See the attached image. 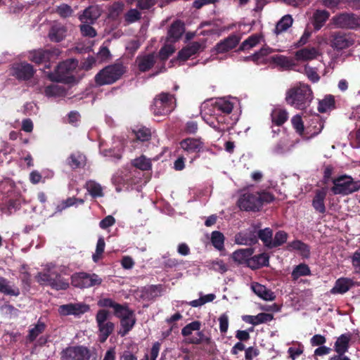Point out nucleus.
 <instances>
[{
    "mask_svg": "<svg viewBox=\"0 0 360 360\" xmlns=\"http://www.w3.org/2000/svg\"><path fill=\"white\" fill-rule=\"evenodd\" d=\"M274 200V194L269 191H246L240 195L237 204L241 210L255 212L259 211L264 204L270 203Z\"/></svg>",
    "mask_w": 360,
    "mask_h": 360,
    "instance_id": "obj_1",
    "label": "nucleus"
},
{
    "mask_svg": "<svg viewBox=\"0 0 360 360\" xmlns=\"http://www.w3.org/2000/svg\"><path fill=\"white\" fill-rule=\"evenodd\" d=\"M313 98L311 87L308 84L300 83L286 91L285 99L288 105L302 110L309 106Z\"/></svg>",
    "mask_w": 360,
    "mask_h": 360,
    "instance_id": "obj_2",
    "label": "nucleus"
},
{
    "mask_svg": "<svg viewBox=\"0 0 360 360\" xmlns=\"http://www.w3.org/2000/svg\"><path fill=\"white\" fill-rule=\"evenodd\" d=\"M127 72V67L122 62L109 65L101 70L94 77V81L98 86L112 84L123 76Z\"/></svg>",
    "mask_w": 360,
    "mask_h": 360,
    "instance_id": "obj_3",
    "label": "nucleus"
},
{
    "mask_svg": "<svg viewBox=\"0 0 360 360\" xmlns=\"http://www.w3.org/2000/svg\"><path fill=\"white\" fill-rule=\"evenodd\" d=\"M332 182L330 191L334 195H348L360 190V180L355 181L346 174L333 179Z\"/></svg>",
    "mask_w": 360,
    "mask_h": 360,
    "instance_id": "obj_4",
    "label": "nucleus"
},
{
    "mask_svg": "<svg viewBox=\"0 0 360 360\" xmlns=\"http://www.w3.org/2000/svg\"><path fill=\"white\" fill-rule=\"evenodd\" d=\"M176 108L174 95L167 92H161L153 99L150 110L156 116L167 115Z\"/></svg>",
    "mask_w": 360,
    "mask_h": 360,
    "instance_id": "obj_5",
    "label": "nucleus"
},
{
    "mask_svg": "<svg viewBox=\"0 0 360 360\" xmlns=\"http://www.w3.org/2000/svg\"><path fill=\"white\" fill-rule=\"evenodd\" d=\"M77 61L68 59L60 63L55 69L54 73H50L49 77L51 81L71 83L75 80L73 72L77 67Z\"/></svg>",
    "mask_w": 360,
    "mask_h": 360,
    "instance_id": "obj_6",
    "label": "nucleus"
},
{
    "mask_svg": "<svg viewBox=\"0 0 360 360\" xmlns=\"http://www.w3.org/2000/svg\"><path fill=\"white\" fill-rule=\"evenodd\" d=\"M37 280L40 285H49L56 290H66L69 287L68 281L62 277L60 273L54 270L48 269L39 273Z\"/></svg>",
    "mask_w": 360,
    "mask_h": 360,
    "instance_id": "obj_7",
    "label": "nucleus"
},
{
    "mask_svg": "<svg viewBox=\"0 0 360 360\" xmlns=\"http://www.w3.org/2000/svg\"><path fill=\"white\" fill-rule=\"evenodd\" d=\"M333 24L338 28L356 30L360 27V18L353 13L342 12L334 15Z\"/></svg>",
    "mask_w": 360,
    "mask_h": 360,
    "instance_id": "obj_8",
    "label": "nucleus"
},
{
    "mask_svg": "<svg viewBox=\"0 0 360 360\" xmlns=\"http://www.w3.org/2000/svg\"><path fill=\"white\" fill-rule=\"evenodd\" d=\"M103 279L96 274L79 272L71 277L72 285L79 288H89L96 285H100Z\"/></svg>",
    "mask_w": 360,
    "mask_h": 360,
    "instance_id": "obj_9",
    "label": "nucleus"
},
{
    "mask_svg": "<svg viewBox=\"0 0 360 360\" xmlns=\"http://www.w3.org/2000/svg\"><path fill=\"white\" fill-rule=\"evenodd\" d=\"M61 360H89L91 356L90 349L84 345L70 346L60 353Z\"/></svg>",
    "mask_w": 360,
    "mask_h": 360,
    "instance_id": "obj_10",
    "label": "nucleus"
},
{
    "mask_svg": "<svg viewBox=\"0 0 360 360\" xmlns=\"http://www.w3.org/2000/svg\"><path fill=\"white\" fill-rule=\"evenodd\" d=\"M60 53V51L56 47L48 49H38L31 51L29 58L34 63L41 64L56 59Z\"/></svg>",
    "mask_w": 360,
    "mask_h": 360,
    "instance_id": "obj_11",
    "label": "nucleus"
},
{
    "mask_svg": "<svg viewBox=\"0 0 360 360\" xmlns=\"http://www.w3.org/2000/svg\"><path fill=\"white\" fill-rule=\"evenodd\" d=\"M195 335L188 338L187 342L192 345H204L203 350L210 354H214L217 345L211 337L205 335L202 330H197Z\"/></svg>",
    "mask_w": 360,
    "mask_h": 360,
    "instance_id": "obj_12",
    "label": "nucleus"
},
{
    "mask_svg": "<svg viewBox=\"0 0 360 360\" xmlns=\"http://www.w3.org/2000/svg\"><path fill=\"white\" fill-rule=\"evenodd\" d=\"M13 75L18 80L27 81L30 79L35 73V70L31 64L22 62L13 67Z\"/></svg>",
    "mask_w": 360,
    "mask_h": 360,
    "instance_id": "obj_13",
    "label": "nucleus"
},
{
    "mask_svg": "<svg viewBox=\"0 0 360 360\" xmlns=\"http://www.w3.org/2000/svg\"><path fill=\"white\" fill-rule=\"evenodd\" d=\"M354 40L345 33L335 32L331 36L330 46L336 50H343L352 46Z\"/></svg>",
    "mask_w": 360,
    "mask_h": 360,
    "instance_id": "obj_14",
    "label": "nucleus"
},
{
    "mask_svg": "<svg viewBox=\"0 0 360 360\" xmlns=\"http://www.w3.org/2000/svg\"><path fill=\"white\" fill-rule=\"evenodd\" d=\"M68 29L60 22H55L50 27L48 37L52 42H60L66 37Z\"/></svg>",
    "mask_w": 360,
    "mask_h": 360,
    "instance_id": "obj_15",
    "label": "nucleus"
},
{
    "mask_svg": "<svg viewBox=\"0 0 360 360\" xmlns=\"http://www.w3.org/2000/svg\"><path fill=\"white\" fill-rule=\"evenodd\" d=\"M156 63V56L154 53L138 56L135 63L141 72L149 71Z\"/></svg>",
    "mask_w": 360,
    "mask_h": 360,
    "instance_id": "obj_16",
    "label": "nucleus"
},
{
    "mask_svg": "<svg viewBox=\"0 0 360 360\" xmlns=\"http://www.w3.org/2000/svg\"><path fill=\"white\" fill-rule=\"evenodd\" d=\"M181 148L186 154L198 153L203 148V143L197 139L187 138L179 143Z\"/></svg>",
    "mask_w": 360,
    "mask_h": 360,
    "instance_id": "obj_17",
    "label": "nucleus"
},
{
    "mask_svg": "<svg viewBox=\"0 0 360 360\" xmlns=\"http://www.w3.org/2000/svg\"><path fill=\"white\" fill-rule=\"evenodd\" d=\"M327 187H323L315 191V195L313 198L311 205L314 209L320 214H324L326 211L324 201L327 195Z\"/></svg>",
    "mask_w": 360,
    "mask_h": 360,
    "instance_id": "obj_18",
    "label": "nucleus"
},
{
    "mask_svg": "<svg viewBox=\"0 0 360 360\" xmlns=\"http://www.w3.org/2000/svg\"><path fill=\"white\" fill-rule=\"evenodd\" d=\"M185 31L184 23L179 20L174 21L167 31V41L170 43L177 41Z\"/></svg>",
    "mask_w": 360,
    "mask_h": 360,
    "instance_id": "obj_19",
    "label": "nucleus"
},
{
    "mask_svg": "<svg viewBox=\"0 0 360 360\" xmlns=\"http://www.w3.org/2000/svg\"><path fill=\"white\" fill-rule=\"evenodd\" d=\"M240 36L231 34L224 40L220 41L216 45V50L218 53H223L234 49L240 41Z\"/></svg>",
    "mask_w": 360,
    "mask_h": 360,
    "instance_id": "obj_20",
    "label": "nucleus"
},
{
    "mask_svg": "<svg viewBox=\"0 0 360 360\" xmlns=\"http://www.w3.org/2000/svg\"><path fill=\"white\" fill-rule=\"evenodd\" d=\"M101 9L98 6H90L83 11V13L79 15L81 22L94 24L101 16Z\"/></svg>",
    "mask_w": 360,
    "mask_h": 360,
    "instance_id": "obj_21",
    "label": "nucleus"
},
{
    "mask_svg": "<svg viewBox=\"0 0 360 360\" xmlns=\"http://www.w3.org/2000/svg\"><path fill=\"white\" fill-rule=\"evenodd\" d=\"M354 285L352 279L346 277L339 278L335 281L334 286L330 289V292L333 295L345 294Z\"/></svg>",
    "mask_w": 360,
    "mask_h": 360,
    "instance_id": "obj_22",
    "label": "nucleus"
},
{
    "mask_svg": "<svg viewBox=\"0 0 360 360\" xmlns=\"http://www.w3.org/2000/svg\"><path fill=\"white\" fill-rule=\"evenodd\" d=\"M330 13L326 10L317 9L313 13L311 24L315 31L321 30L329 19Z\"/></svg>",
    "mask_w": 360,
    "mask_h": 360,
    "instance_id": "obj_23",
    "label": "nucleus"
},
{
    "mask_svg": "<svg viewBox=\"0 0 360 360\" xmlns=\"http://www.w3.org/2000/svg\"><path fill=\"white\" fill-rule=\"evenodd\" d=\"M164 289L165 288L162 284L146 286L141 291V297L143 300L148 301L153 300L161 295Z\"/></svg>",
    "mask_w": 360,
    "mask_h": 360,
    "instance_id": "obj_24",
    "label": "nucleus"
},
{
    "mask_svg": "<svg viewBox=\"0 0 360 360\" xmlns=\"http://www.w3.org/2000/svg\"><path fill=\"white\" fill-rule=\"evenodd\" d=\"M201 47V44L198 41H193L186 46L184 47L178 52L177 58L179 60L186 61L191 56L196 54Z\"/></svg>",
    "mask_w": 360,
    "mask_h": 360,
    "instance_id": "obj_25",
    "label": "nucleus"
},
{
    "mask_svg": "<svg viewBox=\"0 0 360 360\" xmlns=\"http://www.w3.org/2000/svg\"><path fill=\"white\" fill-rule=\"evenodd\" d=\"M251 288L252 291L260 298L266 301H273L276 299L274 292L270 289L267 288L265 285H263L258 283H253Z\"/></svg>",
    "mask_w": 360,
    "mask_h": 360,
    "instance_id": "obj_26",
    "label": "nucleus"
},
{
    "mask_svg": "<svg viewBox=\"0 0 360 360\" xmlns=\"http://www.w3.org/2000/svg\"><path fill=\"white\" fill-rule=\"evenodd\" d=\"M217 124H213L212 127L217 131L224 133L229 130L233 125V122L229 117V115L224 114H215Z\"/></svg>",
    "mask_w": 360,
    "mask_h": 360,
    "instance_id": "obj_27",
    "label": "nucleus"
},
{
    "mask_svg": "<svg viewBox=\"0 0 360 360\" xmlns=\"http://www.w3.org/2000/svg\"><path fill=\"white\" fill-rule=\"evenodd\" d=\"M242 319L245 323L257 326L271 321L274 319V316L271 314L259 313L257 316L244 315L242 316Z\"/></svg>",
    "mask_w": 360,
    "mask_h": 360,
    "instance_id": "obj_28",
    "label": "nucleus"
},
{
    "mask_svg": "<svg viewBox=\"0 0 360 360\" xmlns=\"http://www.w3.org/2000/svg\"><path fill=\"white\" fill-rule=\"evenodd\" d=\"M271 61L277 66L285 70H292L297 65L295 58L282 55H276L272 56L271 58Z\"/></svg>",
    "mask_w": 360,
    "mask_h": 360,
    "instance_id": "obj_29",
    "label": "nucleus"
},
{
    "mask_svg": "<svg viewBox=\"0 0 360 360\" xmlns=\"http://www.w3.org/2000/svg\"><path fill=\"white\" fill-rule=\"evenodd\" d=\"M352 336V333H347L342 334L338 337L334 345L335 352L346 353L349 348V342Z\"/></svg>",
    "mask_w": 360,
    "mask_h": 360,
    "instance_id": "obj_30",
    "label": "nucleus"
},
{
    "mask_svg": "<svg viewBox=\"0 0 360 360\" xmlns=\"http://www.w3.org/2000/svg\"><path fill=\"white\" fill-rule=\"evenodd\" d=\"M318 52L314 47L303 48L297 51L295 53V59L297 61H307L316 58Z\"/></svg>",
    "mask_w": 360,
    "mask_h": 360,
    "instance_id": "obj_31",
    "label": "nucleus"
},
{
    "mask_svg": "<svg viewBox=\"0 0 360 360\" xmlns=\"http://www.w3.org/2000/svg\"><path fill=\"white\" fill-rule=\"evenodd\" d=\"M324 127V121L322 120L321 115L315 113L311 115L309 121V126L307 128L313 135L319 134Z\"/></svg>",
    "mask_w": 360,
    "mask_h": 360,
    "instance_id": "obj_32",
    "label": "nucleus"
},
{
    "mask_svg": "<svg viewBox=\"0 0 360 360\" xmlns=\"http://www.w3.org/2000/svg\"><path fill=\"white\" fill-rule=\"evenodd\" d=\"M269 256L266 253H261L251 257L248 260V266L252 269H257L269 265Z\"/></svg>",
    "mask_w": 360,
    "mask_h": 360,
    "instance_id": "obj_33",
    "label": "nucleus"
},
{
    "mask_svg": "<svg viewBox=\"0 0 360 360\" xmlns=\"http://www.w3.org/2000/svg\"><path fill=\"white\" fill-rule=\"evenodd\" d=\"M0 292L6 295L18 297L20 294V289L15 285H11L6 278L0 276Z\"/></svg>",
    "mask_w": 360,
    "mask_h": 360,
    "instance_id": "obj_34",
    "label": "nucleus"
},
{
    "mask_svg": "<svg viewBox=\"0 0 360 360\" xmlns=\"http://www.w3.org/2000/svg\"><path fill=\"white\" fill-rule=\"evenodd\" d=\"M86 163V158L80 152L72 153L68 158V165L74 169L84 167Z\"/></svg>",
    "mask_w": 360,
    "mask_h": 360,
    "instance_id": "obj_35",
    "label": "nucleus"
},
{
    "mask_svg": "<svg viewBox=\"0 0 360 360\" xmlns=\"http://www.w3.org/2000/svg\"><path fill=\"white\" fill-rule=\"evenodd\" d=\"M254 249L252 248L240 249L233 252L232 258L235 262H237L239 264L247 262L248 264V260L251 258Z\"/></svg>",
    "mask_w": 360,
    "mask_h": 360,
    "instance_id": "obj_36",
    "label": "nucleus"
},
{
    "mask_svg": "<svg viewBox=\"0 0 360 360\" xmlns=\"http://www.w3.org/2000/svg\"><path fill=\"white\" fill-rule=\"evenodd\" d=\"M288 248L298 251L303 258L308 259L310 257V247L300 240H295L290 243Z\"/></svg>",
    "mask_w": 360,
    "mask_h": 360,
    "instance_id": "obj_37",
    "label": "nucleus"
},
{
    "mask_svg": "<svg viewBox=\"0 0 360 360\" xmlns=\"http://www.w3.org/2000/svg\"><path fill=\"white\" fill-rule=\"evenodd\" d=\"M335 108V97L333 95H326L322 100H319V101L318 110L321 113L333 110Z\"/></svg>",
    "mask_w": 360,
    "mask_h": 360,
    "instance_id": "obj_38",
    "label": "nucleus"
},
{
    "mask_svg": "<svg viewBox=\"0 0 360 360\" xmlns=\"http://www.w3.org/2000/svg\"><path fill=\"white\" fill-rule=\"evenodd\" d=\"M271 118L272 123L279 127L288 120V114L284 109L275 108L271 113Z\"/></svg>",
    "mask_w": 360,
    "mask_h": 360,
    "instance_id": "obj_39",
    "label": "nucleus"
},
{
    "mask_svg": "<svg viewBox=\"0 0 360 360\" xmlns=\"http://www.w3.org/2000/svg\"><path fill=\"white\" fill-rule=\"evenodd\" d=\"M46 328V325L39 319L37 324L29 330L28 335L26 337L27 340L30 342H34L40 334L44 332Z\"/></svg>",
    "mask_w": 360,
    "mask_h": 360,
    "instance_id": "obj_40",
    "label": "nucleus"
},
{
    "mask_svg": "<svg viewBox=\"0 0 360 360\" xmlns=\"http://www.w3.org/2000/svg\"><path fill=\"white\" fill-rule=\"evenodd\" d=\"M85 188L94 198L103 196V188L101 186L94 180L87 181Z\"/></svg>",
    "mask_w": 360,
    "mask_h": 360,
    "instance_id": "obj_41",
    "label": "nucleus"
},
{
    "mask_svg": "<svg viewBox=\"0 0 360 360\" xmlns=\"http://www.w3.org/2000/svg\"><path fill=\"white\" fill-rule=\"evenodd\" d=\"M233 108V105L229 101L219 100L214 105L215 114L230 115Z\"/></svg>",
    "mask_w": 360,
    "mask_h": 360,
    "instance_id": "obj_42",
    "label": "nucleus"
},
{
    "mask_svg": "<svg viewBox=\"0 0 360 360\" xmlns=\"http://www.w3.org/2000/svg\"><path fill=\"white\" fill-rule=\"evenodd\" d=\"M257 239L259 238L264 245L269 249H271V241L273 238V230L270 228H265L259 229L256 234Z\"/></svg>",
    "mask_w": 360,
    "mask_h": 360,
    "instance_id": "obj_43",
    "label": "nucleus"
},
{
    "mask_svg": "<svg viewBox=\"0 0 360 360\" xmlns=\"http://www.w3.org/2000/svg\"><path fill=\"white\" fill-rule=\"evenodd\" d=\"M98 327L100 332V342H104L107 340V338L110 335V334L113 332L115 326L113 323L108 321L103 324L98 325Z\"/></svg>",
    "mask_w": 360,
    "mask_h": 360,
    "instance_id": "obj_44",
    "label": "nucleus"
},
{
    "mask_svg": "<svg viewBox=\"0 0 360 360\" xmlns=\"http://www.w3.org/2000/svg\"><path fill=\"white\" fill-rule=\"evenodd\" d=\"M260 39L261 36L257 34L250 35L248 39L241 43L238 48V51H245L250 50L258 44L260 41Z\"/></svg>",
    "mask_w": 360,
    "mask_h": 360,
    "instance_id": "obj_45",
    "label": "nucleus"
},
{
    "mask_svg": "<svg viewBox=\"0 0 360 360\" xmlns=\"http://www.w3.org/2000/svg\"><path fill=\"white\" fill-rule=\"evenodd\" d=\"M136 323L135 315L133 316H127L120 319V324L123 329L122 331H120L119 333L121 336H124L127 335L134 327Z\"/></svg>",
    "mask_w": 360,
    "mask_h": 360,
    "instance_id": "obj_46",
    "label": "nucleus"
},
{
    "mask_svg": "<svg viewBox=\"0 0 360 360\" xmlns=\"http://www.w3.org/2000/svg\"><path fill=\"white\" fill-rule=\"evenodd\" d=\"M236 241L239 244L253 245L257 243V237L255 232L250 231L245 234H239L236 238Z\"/></svg>",
    "mask_w": 360,
    "mask_h": 360,
    "instance_id": "obj_47",
    "label": "nucleus"
},
{
    "mask_svg": "<svg viewBox=\"0 0 360 360\" xmlns=\"http://www.w3.org/2000/svg\"><path fill=\"white\" fill-rule=\"evenodd\" d=\"M134 312V311L132 309L129 308L128 304L127 303L124 304L117 303L113 309L114 315L120 319L128 315L133 316Z\"/></svg>",
    "mask_w": 360,
    "mask_h": 360,
    "instance_id": "obj_48",
    "label": "nucleus"
},
{
    "mask_svg": "<svg viewBox=\"0 0 360 360\" xmlns=\"http://www.w3.org/2000/svg\"><path fill=\"white\" fill-rule=\"evenodd\" d=\"M293 20L290 15H284L276 24V34H278L286 31L292 24Z\"/></svg>",
    "mask_w": 360,
    "mask_h": 360,
    "instance_id": "obj_49",
    "label": "nucleus"
},
{
    "mask_svg": "<svg viewBox=\"0 0 360 360\" xmlns=\"http://www.w3.org/2000/svg\"><path fill=\"white\" fill-rule=\"evenodd\" d=\"M311 270L309 266L304 263L297 265L292 272V280L295 281L301 276H310Z\"/></svg>",
    "mask_w": 360,
    "mask_h": 360,
    "instance_id": "obj_50",
    "label": "nucleus"
},
{
    "mask_svg": "<svg viewBox=\"0 0 360 360\" xmlns=\"http://www.w3.org/2000/svg\"><path fill=\"white\" fill-rule=\"evenodd\" d=\"M132 165L142 171H148L152 168L150 160L143 155L134 159L132 162Z\"/></svg>",
    "mask_w": 360,
    "mask_h": 360,
    "instance_id": "obj_51",
    "label": "nucleus"
},
{
    "mask_svg": "<svg viewBox=\"0 0 360 360\" xmlns=\"http://www.w3.org/2000/svg\"><path fill=\"white\" fill-rule=\"evenodd\" d=\"M211 242L216 249L221 250L224 246V236L220 231H214L212 233Z\"/></svg>",
    "mask_w": 360,
    "mask_h": 360,
    "instance_id": "obj_52",
    "label": "nucleus"
},
{
    "mask_svg": "<svg viewBox=\"0 0 360 360\" xmlns=\"http://www.w3.org/2000/svg\"><path fill=\"white\" fill-rule=\"evenodd\" d=\"M288 239V233L284 231H278L272 238L271 249L278 248L283 245Z\"/></svg>",
    "mask_w": 360,
    "mask_h": 360,
    "instance_id": "obj_53",
    "label": "nucleus"
},
{
    "mask_svg": "<svg viewBox=\"0 0 360 360\" xmlns=\"http://www.w3.org/2000/svg\"><path fill=\"white\" fill-rule=\"evenodd\" d=\"M201 328V322L199 321H194L186 325L181 329V335L184 337H188L192 335L193 331L200 330Z\"/></svg>",
    "mask_w": 360,
    "mask_h": 360,
    "instance_id": "obj_54",
    "label": "nucleus"
},
{
    "mask_svg": "<svg viewBox=\"0 0 360 360\" xmlns=\"http://www.w3.org/2000/svg\"><path fill=\"white\" fill-rule=\"evenodd\" d=\"M133 131L135 134L136 139L141 142L148 141L151 139L150 129L147 127H143Z\"/></svg>",
    "mask_w": 360,
    "mask_h": 360,
    "instance_id": "obj_55",
    "label": "nucleus"
},
{
    "mask_svg": "<svg viewBox=\"0 0 360 360\" xmlns=\"http://www.w3.org/2000/svg\"><path fill=\"white\" fill-rule=\"evenodd\" d=\"M163 262L162 266L165 269H173L178 266L183 264L184 262L183 260H179L176 258H172L168 256V254L162 256Z\"/></svg>",
    "mask_w": 360,
    "mask_h": 360,
    "instance_id": "obj_56",
    "label": "nucleus"
},
{
    "mask_svg": "<svg viewBox=\"0 0 360 360\" xmlns=\"http://www.w3.org/2000/svg\"><path fill=\"white\" fill-rule=\"evenodd\" d=\"M71 304L72 315L75 316H80L90 309L89 305L83 302L71 303Z\"/></svg>",
    "mask_w": 360,
    "mask_h": 360,
    "instance_id": "obj_57",
    "label": "nucleus"
},
{
    "mask_svg": "<svg viewBox=\"0 0 360 360\" xmlns=\"http://www.w3.org/2000/svg\"><path fill=\"white\" fill-rule=\"evenodd\" d=\"M105 246V243L104 238L103 237H100L98 239L96 252L92 256L93 261L94 262H98V260L102 257V255L104 252Z\"/></svg>",
    "mask_w": 360,
    "mask_h": 360,
    "instance_id": "obj_58",
    "label": "nucleus"
},
{
    "mask_svg": "<svg viewBox=\"0 0 360 360\" xmlns=\"http://www.w3.org/2000/svg\"><path fill=\"white\" fill-rule=\"evenodd\" d=\"M47 97L59 96L63 94V89L56 84L46 86L44 91Z\"/></svg>",
    "mask_w": 360,
    "mask_h": 360,
    "instance_id": "obj_59",
    "label": "nucleus"
},
{
    "mask_svg": "<svg viewBox=\"0 0 360 360\" xmlns=\"http://www.w3.org/2000/svg\"><path fill=\"white\" fill-rule=\"evenodd\" d=\"M141 13L136 8L129 9L124 15V20L130 24L139 20Z\"/></svg>",
    "mask_w": 360,
    "mask_h": 360,
    "instance_id": "obj_60",
    "label": "nucleus"
},
{
    "mask_svg": "<svg viewBox=\"0 0 360 360\" xmlns=\"http://www.w3.org/2000/svg\"><path fill=\"white\" fill-rule=\"evenodd\" d=\"M75 205H77V198H68L66 200H63L59 205L56 206L54 214L61 212L65 209L73 206Z\"/></svg>",
    "mask_w": 360,
    "mask_h": 360,
    "instance_id": "obj_61",
    "label": "nucleus"
},
{
    "mask_svg": "<svg viewBox=\"0 0 360 360\" xmlns=\"http://www.w3.org/2000/svg\"><path fill=\"white\" fill-rule=\"evenodd\" d=\"M56 13L63 18H68L72 15L73 10L71 6L66 4H62L56 8Z\"/></svg>",
    "mask_w": 360,
    "mask_h": 360,
    "instance_id": "obj_62",
    "label": "nucleus"
},
{
    "mask_svg": "<svg viewBox=\"0 0 360 360\" xmlns=\"http://www.w3.org/2000/svg\"><path fill=\"white\" fill-rule=\"evenodd\" d=\"M291 122L296 132L298 133L300 135L303 134L304 127L301 116L299 115H295L292 118Z\"/></svg>",
    "mask_w": 360,
    "mask_h": 360,
    "instance_id": "obj_63",
    "label": "nucleus"
},
{
    "mask_svg": "<svg viewBox=\"0 0 360 360\" xmlns=\"http://www.w3.org/2000/svg\"><path fill=\"white\" fill-rule=\"evenodd\" d=\"M80 32L84 37L90 38L95 37L97 35L96 30L91 26V24H83L79 26Z\"/></svg>",
    "mask_w": 360,
    "mask_h": 360,
    "instance_id": "obj_64",
    "label": "nucleus"
}]
</instances>
